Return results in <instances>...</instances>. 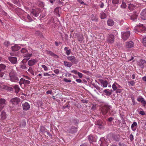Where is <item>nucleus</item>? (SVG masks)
<instances>
[{
	"instance_id": "obj_1",
	"label": "nucleus",
	"mask_w": 146,
	"mask_h": 146,
	"mask_svg": "<svg viewBox=\"0 0 146 146\" xmlns=\"http://www.w3.org/2000/svg\"><path fill=\"white\" fill-rule=\"evenodd\" d=\"M146 28L142 24H139L134 28V32L135 33H144L145 31Z\"/></svg>"
},
{
	"instance_id": "obj_2",
	"label": "nucleus",
	"mask_w": 146,
	"mask_h": 146,
	"mask_svg": "<svg viewBox=\"0 0 146 146\" xmlns=\"http://www.w3.org/2000/svg\"><path fill=\"white\" fill-rule=\"evenodd\" d=\"M111 108V107L108 105H105L101 108V111L102 114L104 115H106L108 112L110 111Z\"/></svg>"
},
{
	"instance_id": "obj_3",
	"label": "nucleus",
	"mask_w": 146,
	"mask_h": 146,
	"mask_svg": "<svg viewBox=\"0 0 146 146\" xmlns=\"http://www.w3.org/2000/svg\"><path fill=\"white\" fill-rule=\"evenodd\" d=\"M6 66L2 64H0V76L1 77L4 79L7 78V75L5 74L2 71L4 70L6 68Z\"/></svg>"
},
{
	"instance_id": "obj_4",
	"label": "nucleus",
	"mask_w": 146,
	"mask_h": 146,
	"mask_svg": "<svg viewBox=\"0 0 146 146\" xmlns=\"http://www.w3.org/2000/svg\"><path fill=\"white\" fill-rule=\"evenodd\" d=\"M77 131V128L74 126L68 127L67 129V132L70 134H73Z\"/></svg>"
},
{
	"instance_id": "obj_5",
	"label": "nucleus",
	"mask_w": 146,
	"mask_h": 146,
	"mask_svg": "<svg viewBox=\"0 0 146 146\" xmlns=\"http://www.w3.org/2000/svg\"><path fill=\"white\" fill-rule=\"evenodd\" d=\"M98 143L101 146H108V144L107 139H105L104 137L100 138L98 141Z\"/></svg>"
},
{
	"instance_id": "obj_6",
	"label": "nucleus",
	"mask_w": 146,
	"mask_h": 146,
	"mask_svg": "<svg viewBox=\"0 0 146 146\" xmlns=\"http://www.w3.org/2000/svg\"><path fill=\"white\" fill-rule=\"evenodd\" d=\"M130 32L129 31L126 32H121V37L124 40H126L129 37L130 35Z\"/></svg>"
},
{
	"instance_id": "obj_7",
	"label": "nucleus",
	"mask_w": 146,
	"mask_h": 146,
	"mask_svg": "<svg viewBox=\"0 0 146 146\" xmlns=\"http://www.w3.org/2000/svg\"><path fill=\"white\" fill-rule=\"evenodd\" d=\"M67 59L68 60L74 64H76L78 62V59L73 56H68Z\"/></svg>"
},
{
	"instance_id": "obj_8",
	"label": "nucleus",
	"mask_w": 146,
	"mask_h": 146,
	"mask_svg": "<svg viewBox=\"0 0 146 146\" xmlns=\"http://www.w3.org/2000/svg\"><path fill=\"white\" fill-rule=\"evenodd\" d=\"M30 81L26 80L24 78H21L19 82L20 85L21 86L22 84H23L25 85H27L30 83Z\"/></svg>"
},
{
	"instance_id": "obj_9",
	"label": "nucleus",
	"mask_w": 146,
	"mask_h": 146,
	"mask_svg": "<svg viewBox=\"0 0 146 146\" xmlns=\"http://www.w3.org/2000/svg\"><path fill=\"white\" fill-rule=\"evenodd\" d=\"M40 12V10L38 9H33L31 11V14L35 17H37Z\"/></svg>"
},
{
	"instance_id": "obj_10",
	"label": "nucleus",
	"mask_w": 146,
	"mask_h": 146,
	"mask_svg": "<svg viewBox=\"0 0 146 146\" xmlns=\"http://www.w3.org/2000/svg\"><path fill=\"white\" fill-rule=\"evenodd\" d=\"M20 100L19 98L16 97L12 99L10 102L12 104L14 105L18 104L20 102Z\"/></svg>"
},
{
	"instance_id": "obj_11",
	"label": "nucleus",
	"mask_w": 146,
	"mask_h": 146,
	"mask_svg": "<svg viewBox=\"0 0 146 146\" xmlns=\"http://www.w3.org/2000/svg\"><path fill=\"white\" fill-rule=\"evenodd\" d=\"M5 105V100L2 98L0 99V111L3 110Z\"/></svg>"
},
{
	"instance_id": "obj_12",
	"label": "nucleus",
	"mask_w": 146,
	"mask_h": 146,
	"mask_svg": "<svg viewBox=\"0 0 146 146\" xmlns=\"http://www.w3.org/2000/svg\"><path fill=\"white\" fill-rule=\"evenodd\" d=\"M122 87L116 82H115L112 84V89L114 91H116L118 88H121Z\"/></svg>"
},
{
	"instance_id": "obj_13",
	"label": "nucleus",
	"mask_w": 146,
	"mask_h": 146,
	"mask_svg": "<svg viewBox=\"0 0 146 146\" xmlns=\"http://www.w3.org/2000/svg\"><path fill=\"white\" fill-rule=\"evenodd\" d=\"M114 36L112 35H109V37L107 40L108 42L111 44H113L114 42Z\"/></svg>"
},
{
	"instance_id": "obj_14",
	"label": "nucleus",
	"mask_w": 146,
	"mask_h": 146,
	"mask_svg": "<svg viewBox=\"0 0 146 146\" xmlns=\"http://www.w3.org/2000/svg\"><path fill=\"white\" fill-rule=\"evenodd\" d=\"M9 60L13 64H14L16 63L17 61V59L16 57L12 56L8 57Z\"/></svg>"
},
{
	"instance_id": "obj_15",
	"label": "nucleus",
	"mask_w": 146,
	"mask_h": 146,
	"mask_svg": "<svg viewBox=\"0 0 146 146\" xmlns=\"http://www.w3.org/2000/svg\"><path fill=\"white\" fill-rule=\"evenodd\" d=\"M138 13L136 12H134L133 14L130 17V19L133 21H135L138 15Z\"/></svg>"
},
{
	"instance_id": "obj_16",
	"label": "nucleus",
	"mask_w": 146,
	"mask_h": 146,
	"mask_svg": "<svg viewBox=\"0 0 146 146\" xmlns=\"http://www.w3.org/2000/svg\"><path fill=\"white\" fill-rule=\"evenodd\" d=\"M22 107H23V109L27 110L29 109L30 106L28 103L25 102L24 104H22Z\"/></svg>"
},
{
	"instance_id": "obj_17",
	"label": "nucleus",
	"mask_w": 146,
	"mask_h": 146,
	"mask_svg": "<svg viewBox=\"0 0 146 146\" xmlns=\"http://www.w3.org/2000/svg\"><path fill=\"white\" fill-rule=\"evenodd\" d=\"M141 18L143 20L146 19V9L143 10L140 14Z\"/></svg>"
},
{
	"instance_id": "obj_18",
	"label": "nucleus",
	"mask_w": 146,
	"mask_h": 146,
	"mask_svg": "<svg viewBox=\"0 0 146 146\" xmlns=\"http://www.w3.org/2000/svg\"><path fill=\"white\" fill-rule=\"evenodd\" d=\"M137 100L139 102H141V103L143 104V106H145L146 102L143 98L142 97L138 98L137 99Z\"/></svg>"
},
{
	"instance_id": "obj_19",
	"label": "nucleus",
	"mask_w": 146,
	"mask_h": 146,
	"mask_svg": "<svg viewBox=\"0 0 146 146\" xmlns=\"http://www.w3.org/2000/svg\"><path fill=\"white\" fill-rule=\"evenodd\" d=\"M9 77L10 78V80L11 81L14 82H17L19 80V78L16 76V75L13 76Z\"/></svg>"
},
{
	"instance_id": "obj_20",
	"label": "nucleus",
	"mask_w": 146,
	"mask_h": 146,
	"mask_svg": "<svg viewBox=\"0 0 146 146\" xmlns=\"http://www.w3.org/2000/svg\"><path fill=\"white\" fill-rule=\"evenodd\" d=\"M137 127V124L136 122L134 121L131 124V128L132 130L133 131H135Z\"/></svg>"
},
{
	"instance_id": "obj_21",
	"label": "nucleus",
	"mask_w": 146,
	"mask_h": 146,
	"mask_svg": "<svg viewBox=\"0 0 146 146\" xmlns=\"http://www.w3.org/2000/svg\"><path fill=\"white\" fill-rule=\"evenodd\" d=\"M37 61L36 59H33L29 60L28 62V65L30 66H32L36 63Z\"/></svg>"
},
{
	"instance_id": "obj_22",
	"label": "nucleus",
	"mask_w": 146,
	"mask_h": 146,
	"mask_svg": "<svg viewBox=\"0 0 146 146\" xmlns=\"http://www.w3.org/2000/svg\"><path fill=\"white\" fill-rule=\"evenodd\" d=\"M146 63V61L143 60L141 59L139 62V65L141 68H143L144 67L145 64Z\"/></svg>"
},
{
	"instance_id": "obj_23",
	"label": "nucleus",
	"mask_w": 146,
	"mask_h": 146,
	"mask_svg": "<svg viewBox=\"0 0 146 146\" xmlns=\"http://www.w3.org/2000/svg\"><path fill=\"white\" fill-rule=\"evenodd\" d=\"M133 43L131 41L126 42L125 43V46L127 48H131L133 46Z\"/></svg>"
},
{
	"instance_id": "obj_24",
	"label": "nucleus",
	"mask_w": 146,
	"mask_h": 146,
	"mask_svg": "<svg viewBox=\"0 0 146 146\" xmlns=\"http://www.w3.org/2000/svg\"><path fill=\"white\" fill-rule=\"evenodd\" d=\"M20 48V47L17 44H15L14 46H12L11 47L12 50L13 52H15L19 50Z\"/></svg>"
},
{
	"instance_id": "obj_25",
	"label": "nucleus",
	"mask_w": 146,
	"mask_h": 146,
	"mask_svg": "<svg viewBox=\"0 0 146 146\" xmlns=\"http://www.w3.org/2000/svg\"><path fill=\"white\" fill-rule=\"evenodd\" d=\"M60 8V7H57L56 8L54 11V12L55 14L57 16L59 17H60V15L59 14V10Z\"/></svg>"
},
{
	"instance_id": "obj_26",
	"label": "nucleus",
	"mask_w": 146,
	"mask_h": 146,
	"mask_svg": "<svg viewBox=\"0 0 146 146\" xmlns=\"http://www.w3.org/2000/svg\"><path fill=\"white\" fill-rule=\"evenodd\" d=\"M107 23L108 25L112 26L113 25L114 22L111 19H109L107 21Z\"/></svg>"
},
{
	"instance_id": "obj_27",
	"label": "nucleus",
	"mask_w": 146,
	"mask_h": 146,
	"mask_svg": "<svg viewBox=\"0 0 146 146\" xmlns=\"http://www.w3.org/2000/svg\"><path fill=\"white\" fill-rule=\"evenodd\" d=\"M64 65L68 67H70L72 65V63L68 62L67 61H64Z\"/></svg>"
},
{
	"instance_id": "obj_28",
	"label": "nucleus",
	"mask_w": 146,
	"mask_h": 146,
	"mask_svg": "<svg viewBox=\"0 0 146 146\" xmlns=\"http://www.w3.org/2000/svg\"><path fill=\"white\" fill-rule=\"evenodd\" d=\"M1 116L2 119H5L6 118V112L4 111H2L1 113Z\"/></svg>"
},
{
	"instance_id": "obj_29",
	"label": "nucleus",
	"mask_w": 146,
	"mask_h": 146,
	"mask_svg": "<svg viewBox=\"0 0 146 146\" xmlns=\"http://www.w3.org/2000/svg\"><path fill=\"white\" fill-rule=\"evenodd\" d=\"M13 88L15 90V93H18L20 89L19 86L17 85H15L14 86Z\"/></svg>"
},
{
	"instance_id": "obj_30",
	"label": "nucleus",
	"mask_w": 146,
	"mask_h": 146,
	"mask_svg": "<svg viewBox=\"0 0 146 146\" xmlns=\"http://www.w3.org/2000/svg\"><path fill=\"white\" fill-rule=\"evenodd\" d=\"M88 139L90 143L93 141L95 142L96 141L95 139L91 135H90L88 136Z\"/></svg>"
},
{
	"instance_id": "obj_31",
	"label": "nucleus",
	"mask_w": 146,
	"mask_h": 146,
	"mask_svg": "<svg viewBox=\"0 0 146 146\" xmlns=\"http://www.w3.org/2000/svg\"><path fill=\"white\" fill-rule=\"evenodd\" d=\"M101 83L103 84V86L104 87H107L108 82L106 80H102L101 81Z\"/></svg>"
},
{
	"instance_id": "obj_32",
	"label": "nucleus",
	"mask_w": 146,
	"mask_h": 146,
	"mask_svg": "<svg viewBox=\"0 0 146 146\" xmlns=\"http://www.w3.org/2000/svg\"><path fill=\"white\" fill-rule=\"evenodd\" d=\"M16 73L15 70L13 69H11V70L9 74V77L16 75Z\"/></svg>"
},
{
	"instance_id": "obj_33",
	"label": "nucleus",
	"mask_w": 146,
	"mask_h": 146,
	"mask_svg": "<svg viewBox=\"0 0 146 146\" xmlns=\"http://www.w3.org/2000/svg\"><path fill=\"white\" fill-rule=\"evenodd\" d=\"M135 6L133 4H130L128 6V9L130 11H132L135 8Z\"/></svg>"
},
{
	"instance_id": "obj_34",
	"label": "nucleus",
	"mask_w": 146,
	"mask_h": 146,
	"mask_svg": "<svg viewBox=\"0 0 146 146\" xmlns=\"http://www.w3.org/2000/svg\"><path fill=\"white\" fill-rule=\"evenodd\" d=\"M100 17L101 19H104L106 18V15L104 13L102 12L100 13Z\"/></svg>"
},
{
	"instance_id": "obj_35",
	"label": "nucleus",
	"mask_w": 146,
	"mask_h": 146,
	"mask_svg": "<svg viewBox=\"0 0 146 146\" xmlns=\"http://www.w3.org/2000/svg\"><path fill=\"white\" fill-rule=\"evenodd\" d=\"M28 71L30 72L34 76V73L32 68L31 67H30L28 69Z\"/></svg>"
},
{
	"instance_id": "obj_36",
	"label": "nucleus",
	"mask_w": 146,
	"mask_h": 146,
	"mask_svg": "<svg viewBox=\"0 0 146 146\" xmlns=\"http://www.w3.org/2000/svg\"><path fill=\"white\" fill-rule=\"evenodd\" d=\"M104 92L105 93V94L107 96H110L111 94V92L108 91L106 89L104 90Z\"/></svg>"
},
{
	"instance_id": "obj_37",
	"label": "nucleus",
	"mask_w": 146,
	"mask_h": 146,
	"mask_svg": "<svg viewBox=\"0 0 146 146\" xmlns=\"http://www.w3.org/2000/svg\"><path fill=\"white\" fill-rule=\"evenodd\" d=\"M120 1V0H112V3L114 5H116L118 4Z\"/></svg>"
},
{
	"instance_id": "obj_38",
	"label": "nucleus",
	"mask_w": 146,
	"mask_h": 146,
	"mask_svg": "<svg viewBox=\"0 0 146 146\" xmlns=\"http://www.w3.org/2000/svg\"><path fill=\"white\" fill-rule=\"evenodd\" d=\"M121 7L123 8H125L126 7V5L125 2H123L121 5Z\"/></svg>"
},
{
	"instance_id": "obj_39",
	"label": "nucleus",
	"mask_w": 146,
	"mask_h": 146,
	"mask_svg": "<svg viewBox=\"0 0 146 146\" xmlns=\"http://www.w3.org/2000/svg\"><path fill=\"white\" fill-rule=\"evenodd\" d=\"M10 43L9 41H6L4 43V45L7 47H8L10 45Z\"/></svg>"
},
{
	"instance_id": "obj_40",
	"label": "nucleus",
	"mask_w": 146,
	"mask_h": 146,
	"mask_svg": "<svg viewBox=\"0 0 146 146\" xmlns=\"http://www.w3.org/2000/svg\"><path fill=\"white\" fill-rule=\"evenodd\" d=\"M96 124L98 125H101L102 124V122L101 120H98L97 121Z\"/></svg>"
},
{
	"instance_id": "obj_41",
	"label": "nucleus",
	"mask_w": 146,
	"mask_h": 146,
	"mask_svg": "<svg viewBox=\"0 0 146 146\" xmlns=\"http://www.w3.org/2000/svg\"><path fill=\"white\" fill-rule=\"evenodd\" d=\"M32 54H31L27 53L25 54V55L24 56V57L26 58H30Z\"/></svg>"
},
{
	"instance_id": "obj_42",
	"label": "nucleus",
	"mask_w": 146,
	"mask_h": 146,
	"mask_svg": "<svg viewBox=\"0 0 146 146\" xmlns=\"http://www.w3.org/2000/svg\"><path fill=\"white\" fill-rule=\"evenodd\" d=\"M41 67L44 69L45 71H47L48 70L47 67L44 65H41Z\"/></svg>"
},
{
	"instance_id": "obj_43",
	"label": "nucleus",
	"mask_w": 146,
	"mask_h": 146,
	"mask_svg": "<svg viewBox=\"0 0 146 146\" xmlns=\"http://www.w3.org/2000/svg\"><path fill=\"white\" fill-rule=\"evenodd\" d=\"M128 83V84H130L131 86H134L135 84L134 82L133 81V80L129 81Z\"/></svg>"
},
{
	"instance_id": "obj_44",
	"label": "nucleus",
	"mask_w": 146,
	"mask_h": 146,
	"mask_svg": "<svg viewBox=\"0 0 146 146\" xmlns=\"http://www.w3.org/2000/svg\"><path fill=\"white\" fill-rule=\"evenodd\" d=\"M27 50L25 48H22L21 50V52L22 53H24L25 52H27Z\"/></svg>"
},
{
	"instance_id": "obj_45",
	"label": "nucleus",
	"mask_w": 146,
	"mask_h": 146,
	"mask_svg": "<svg viewBox=\"0 0 146 146\" xmlns=\"http://www.w3.org/2000/svg\"><path fill=\"white\" fill-rule=\"evenodd\" d=\"M29 58H24L22 61V62L23 63H26Z\"/></svg>"
},
{
	"instance_id": "obj_46",
	"label": "nucleus",
	"mask_w": 146,
	"mask_h": 146,
	"mask_svg": "<svg viewBox=\"0 0 146 146\" xmlns=\"http://www.w3.org/2000/svg\"><path fill=\"white\" fill-rule=\"evenodd\" d=\"M143 45L145 46H146V37L143 38Z\"/></svg>"
},
{
	"instance_id": "obj_47",
	"label": "nucleus",
	"mask_w": 146,
	"mask_h": 146,
	"mask_svg": "<svg viewBox=\"0 0 146 146\" xmlns=\"http://www.w3.org/2000/svg\"><path fill=\"white\" fill-rule=\"evenodd\" d=\"M21 68L23 69H27V66L25 65H21Z\"/></svg>"
},
{
	"instance_id": "obj_48",
	"label": "nucleus",
	"mask_w": 146,
	"mask_h": 146,
	"mask_svg": "<svg viewBox=\"0 0 146 146\" xmlns=\"http://www.w3.org/2000/svg\"><path fill=\"white\" fill-rule=\"evenodd\" d=\"M79 78H82V74L80 72H78L77 73Z\"/></svg>"
},
{
	"instance_id": "obj_49",
	"label": "nucleus",
	"mask_w": 146,
	"mask_h": 146,
	"mask_svg": "<svg viewBox=\"0 0 146 146\" xmlns=\"http://www.w3.org/2000/svg\"><path fill=\"white\" fill-rule=\"evenodd\" d=\"M70 52L71 50L70 49L68 50H66V53L68 55H69L70 54Z\"/></svg>"
},
{
	"instance_id": "obj_50",
	"label": "nucleus",
	"mask_w": 146,
	"mask_h": 146,
	"mask_svg": "<svg viewBox=\"0 0 146 146\" xmlns=\"http://www.w3.org/2000/svg\"><path fill=\"white\" fill-rule=\"evenodd\" d=\"M122 89L118 88V89L116 90V93H120L122 92Z\"/></svg>"
},
{
	"instance_id": "obj_51",
	"label": "nucleus",
	"mask_w": 146,
	"mask_h": 146,
	"mask_svg": "<svg viewBox=\"0 0 146 146\" xmlns=\"http://www.w3.org/2000/svg\"><path fill=\"white\" fill-rule=\"evenodd\" d=\"M129 139H130V140L131 141H132L134 139V138H133V135H132V134H131L129 136Z\"/></svg>"
},
{
	"instance_id": "obj_52",
	"label": "nucleus",
	"mask_w": 146,
	"mask_h": 146,
	"mask_svg": "<svg viewBox=\"0 0 146 146\" xmlns=\"http://www.w3.org/2000/svg\"><path fill=\"white\" fill-rule=\"evenodd\" d=\"M54 72L56 74H58L59 73V70L58 69L54 70Z\"/></svg>"
},
{
	"instance_id": "obj_53",
	"label": "nucleus",
	"mask_w": 146,
	"mask_h": 146,
	"mask_svg": "<svg viewBox=\"0 0 146 146\" xmlns=\"http://www.w3.org/2000/svg\"><path fill=\"white\" fill-rule=\"evenodd\" d=\"M115 6H112L111 7V10L112 11H115L116 9V8L115 7Z\"/></svg>"
},
{
	"instance_id": "obj_54",
	"label": "nucleus",
	"mask_w": 146,
	"mask_h": 146,
	"mask_svg": "<svg viewBox=\"0 0 146 146\" xmlns=\"http://www.w3.org/2000/svg\"><path fill=\"white\" fill-rule=\"evenodd\" d=\"M139 113L142 115H144L145 114V113L144 111H140V112H139Z\"/></svg>"
},
{
	"instance_id": "obj_55",
	"label": "nucleus",
	"mask_w": 146,
	"mask_h": 146,
	"mask_svg": "<svg viewBox=\"0 0 146 146\" xmlns=\"http://www.w3.org/2000/svg\"><path fill=\"white\" fill-rule=\"evenodd\" d=\"M64 81L66 82H71V80L69 79V80H68L67 79H66V78H64Z\"/></svg>"
},
{
	"instance_id": "obj_56",
	"label": "nucleus",
	"mask_w": 146,
	"mask_h": 146,
	"mask_svg": "<svg viewBox=\"0 0 146 146\" xmlns=\"http://www.w3.org/2000/svg\"><path fill=\"white\" fill-rule=\"evenodd\" d=\"M71 72L75 74H77L78 73L77 71L76 70H73L71 71Z\"/></svg>"
},
{
	"instance_id": "obj_57",
	"label": "nucleus",
	"mask_w": 146,
	"mask_h": 146,
	"mask_svg": "<svg viewBox=\"0 0 146 146\" xmlns=\"http://www.w3.org/2000/svg\"><path fill=\"white\" fill-rule=\"evenodd\" d=\"M47 94H52V91L51 90L47 91L46 92Z\"/></svg>"
},
{
	"instance_id": "obj_58",
	"label": "nucleus",
	"mask_w": 146,
	"mask_h": 146,
	"mask_svg": "<svg viewBox=\"0 0 146 146\" xmlns=\"http://www.w3.org/2000/svg\"><path fill=\"white\" fill-rule=\"evenodd\" d=\"M113 118L111 117H110L108 118V120L109 122H111V121H113Z\"/></svg>"
},
{
	"instance_id": "obj_59",
	"label": "nucleus",
	"mask_w": 146,
	"mask_h": 146,
	"mask_svg": "<svg viewBox=\"0 0 146 146\" xmlns=\"http://www.w3.org/2000/svg\"><path fill=\"white\" fill-rule=\"evenodd\" d=\"M27 18L29 21H31L32 20L31 18L30 17V16L29 15H28Z\"/></svg>"
},
{
	"instance_id": "obj_60",
	"label": "nucleus",
	"mask_w": 146,
	"mask_h": 146,
	"mask_svg": "<svg viewBox=\"0 0 146 146\" xmlns=\"http://www.w3.org/2000/svg\"><path fill=\"white\" fill-rule=\"evenodd\" d=\"M76 81L78 83H81L82 82V80L80 79H77L76 80Z\"/></svg>"
},
{
	"instance_id": "obj_61",
	"label": "nucleus",
	"mask_w": 146,
	"mask_h": 146,
	"mask_svg": "<svg viewBox=\"0 0 146 146\" xmlns=\"http://www.w3.org/2000/svg\"><path fill=\"white\" fill-rule=\"evenodd\" d=\"M131 99L132 101V102H133V105H135V100L134 98L133 97H132L131 98Z\"/></svg>"
},
{
	"instance_id": "obj_62",
	"label": "nucleus",
	"mask_w": 146,
	"mask_h": 146,
	"mask_svg": "<svg viewBox=\"0 0 146 146\" xmlns=\"http://www.w3.org/2000/svg\"><path fill=\"white\" fill-rule=\"evenodd\" d=\"M119 146H127L124 144L123 143H119Z\"/></svg>"
},
{
	"instance_id": "obj_63",
	"label": "nucleus",
	"mask_w": 146,
	"mask_h": 146,
	"mask_svg": "<svg viewBox=\"0 0 146 146\" xmlns=\"http://www.w3.org/2000/svg\"><path fill=\"white\" fill-rule=\"evenodd\" d=\"M44 76H50V74L46 72H45L43 74Z\"/></svg>"
},
{
	"instance_id": "obj_64",
	"label": "nucleus",
	"mask_w": 146,
	"mask_h": 146,
	"mask_svg": "<svg viewBox=\"0 0 146 146\" xmlns=\"http://www.w3.org/2000/svg\"><path fill=\"white\" fill-rule=\"evenodd\" d=\"M94 87L98 90L100 89V88L97 85H95Z\"/></svg>"
}]
</instances>
